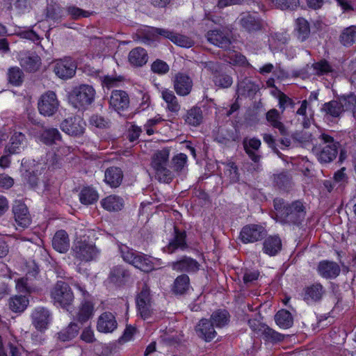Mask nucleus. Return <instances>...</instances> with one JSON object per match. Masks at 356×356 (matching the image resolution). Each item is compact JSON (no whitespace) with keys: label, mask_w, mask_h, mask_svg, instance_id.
I'll list each match as a JSON object with an SVG mask.
<instances>
[{"label":"nucleus","mask_w":356,"mask_h":356,"mask_svg":"<svg viewBox=\"0 0 356 356\" xmlns=\"http://www.w3.org/2000/svg\"><path fill=\"white\" fill-rule=\"evenodd\" d=\"M76 66L70 58L56 60L53 63V70L60 79H67L72 77Z\"/></svg>","instance_id":"obj_11"},{"label":"nucleus","mask_w":356,"mask_h":356,"mask_svg":"<svg viewBox=\"0 0 356 356\" xmlns=\"http://www.w3.org/2000/svg\"><path fill=\"white\" fill-rule=\"evenodd\" d=\"M136 305L140 316L147 319L154 310V302L149 289L145 285L136 297Z\"/></svg>","instance_id":"obj_8"},{"label":"nucleus","mask_w":356,"mask_h":356,"mask_svg":"<svg viewBox=\"0 0 356 356\" xmlns=\"http://www.w3.org/2000/svg\"><path fill=\"white\" fill-rule=\"evenodd\" d=\"M153 31L164 38L170 39L173 43L181 47L190 48L194 44L193 40L186 35L174 33L168 30L162 29H154Z\"/></svg>","instance_id":"obj_14"},{"label":"nucleus","mask_w":356,"mask_h":356,"mask_svg":"<svg viewBox=\"0 0 356 356\" xmlns=\"http://www.w3.org/2000/svg\"><path fill=\"white\" fill-rule=\"evenodd\" d=\"M274 207L277 220L283 223H297L305 214L304 206L300 201L286 205L282 199H275Z\"/></svg>","instance_id":"obj_1"},{"label":"nucleus","mask_w":356,"mask_h":356,"mask_svg":"<svg viewBox=\"0 0 356 356\" xmlns=\"http://www.w3.org/2000/svg\"><path fill=\"white\" fill-rule=\"evenodd\" d=\"M159 92H161V98L167 104V111L173 113H177L181 106L174 92L169 89L163 88L159 90Z\"/></svg>","instance_id":"obj_27"},{"label":"nucleus","mask_w":356,"mask_h":356,"mask_svg":"<svg viewBox=\"0 0 356 356\" xmlns=\"http://www.w3.org/2000/svg\"><path fill=\"white\" fill-rule=\"evenodd\" d=\"M118 326L115 316L111 312H104L98 318L97 329L103 333H111Z\"/></svg>","instance_id":"obj_19"},{"label":"nucleus","mask_w":356,"mask_h":356,"mask_svg":"<svg viewBox=\"0 0 356 356\" xmlns=\"http://www.w3.org/2000/svg\"><path fill=\"white\" fill-rule=\"evenodd\" d=\"M26 145V138L21 132H14L8 144L5 147L6 152L9 154H19Z\"/></svg>","instance_id":"obj_21"},{"label":"nucleus","mask_w":356,"mask_h":356,"mask_svg":"<svg viewBox=\"0 0 356 356\" xmlns=\"http://www.w3.org/2000/svg\"><path fill=\"white\" fill-rule=\"evenodd\" d=\"M79 330L77 324L71 323L67 328L58 333V339L62 341H70L78 334Z\"/></svg>","instance_id":"obj_44"},{"label":"nucleus","mask_w":356,"mask_h":356,"mask_svg":"<svg viewBox=\"0 0 356 356\" xmlns=\"http://www.w3.org/2000/svg\"><path fill=\"white\" fill-rule=\"evenodd\" d=\"M100 204L103 209L110 212H115L122 209L124 205V200L116 195H111L103 198Z\"/></svg>","instance_id":"obj_24"},{"label":"nucleus","mask_w":356,"mask_h":356,"mask_svg":"<svg viewBox=\"0 0 356 356\" xmlns=\"http://www.w3.org/2000/svg\"><path fill=\"white\" fill-rule=\"evenodd\" d=\"M86 123L79 116L70 117L64 120L60 124L63 131L71 136H80L83 134Z\"/></svg>","instance_id":"obj_12"},{"label":"nucleus","mask_w":356,"mask_h":356,"mask_svg":"<svg viewBox=\"0 0 356 356\" xmlns=\"http://www.w3.org/2000/svg\"><path fill=\"white\" fill-rule=\"evenodd\" d=\"M266 235V229L256 224L244 226L240 232V238L244 243H254L261 240Z\"/></svg>","instance_id":"obj_10"},{"label":"nucleus","mask_w":356,"mask_h":356,"mask_svg":"<svg viewBox=\"0 0 356 356\" xmlns=\"http://www.w3.org/2000/svg\"><path fill=\"white\" fill-rule=\"evenodd\" d=\"M79 196L80 202L85 205L92 204L96 202L99 198L97 191L91 187L82 188Z\"/></svg>","instance_id":"obj_35"},{"label":"nucleus","mask_w":356,"mask_h":356,"mask_svg":"<svg viewBox=\"0 0 356 356\" xmlns=\"http://www.w3.org/2000/svg\"><path fill=\"white\" fill-rule=\"evenodd\" d=\"M61 136L57 129L51 128L45 129L40 136V140L47 145L57 144L60 141Z\"/></svg>","instance_id":"obj_40"},{"label":"nucleus","mask_w":356,"mask_h":356,"mask_svg":"<svg viewBox=\"0 0 356 356\" xmlns=\"http://www.w3.org/2000/svg\"><path fill=\"white\" fill-rule=\"evenodd\" d=\"M122 172L117 167L108 168L105 172L104 181L112 188L118 187L122 180Z\"/></svg>","instance_id":"obj_31"},{"label":"nucleus","mask_w":356,"mask_h":356,"mask_svg":"<svg viewBox=\"0 0 356 356\" xmlns=\"http://www.w3.org/2000/svg\"><path fill=\"white\" fill-rule=\"evenodd\" d=\"M211 319L212 324L213 323L216 327H222L227 325L229 321V315L227 311L220 309L212 314Z\"/></svg>","instance_id":"obj_41"},{"label":"nucleus","mask_w":356,"mask_h":356,"mask_svg":"<svg viewBox=\"0 0 356 356\" xmlns=\"http://www.w3.org/2000/svg\"><path fill=\"white\" fill-rule=\"evenodd\" d=\"M93 305L90 302L82 303L77 314V320L80 322L88 321L93 314Z\"/></svg>","instance_id":"obj_46"},{"label":"nucleus","mask_w":356,"mask_h":356,"mask_svg":"<svg viewBox=\"0 0 356 356\" xmlns=\"http://www.w3.org/2000/svg\"><path fill=\"white\" fill-rule=\"evenodd\" d=\"M272 3L282 10H294L299 6L298 0H271Z\"/></svg>","instance_id":"obj_55"},{"label":"nucleus","mask_w":356,"mask_h":356,"mask_svg":"<svg viewBox=\"0 0 356 356\" xmlns=\"http://www.w3.org/2000/svg\"><path fill=\"white\" fill-rule=\"evenodd\" d=\"M186 124L193 127H197L202 121V113L199 107H193L188 110L184 116Z\"/></svg>","instance_id":"obj_37"},{"label":"nucleus","mask_w":356,"mask_h":356,"mask_svg":"<svg viewBox=\"0 0 356 356\" xmlns=\"http://www.w3.org/2000/svg\"><path fill=\"white\" fill-rule=\"evenodd\" d=\"M8 79L11 84L18 86L23 81V72L17 67H10L8 72Z\"/></svg>","instance_id":"obj_50"},{"label":"nucleus","mask_w":356,"mask_h":356,"mask_svg":"<svg viewBox=\"0 0 356 356\" xmlns=\"http://www.w3.org/2000/svg\"><path fill=\"white\" fill-rule=\"evenodd\" d=\"M151 69L154 73L164 74L169 71V66L165 62L156 60L152 64Z\"/></svg>","instance_id":"obj_62"},{"label":"nucleus","mask_w":356,"mask_h":356,"mask_svg":"<svg viewBox=\"0 0 356 356\" xmlns=\"http://www.w3.org/2000/svg\"><path fill=\"white\" fill-rule=\"evenodd\" d=\"M16 289L22 293H32L36 291L35 287L29 282L28 277L18 279L16 281Z\"/></svg>","instance_id":"obj_53"},{"label":"nucleus","mask_w":356,"mask_h":356,"mask_svg":"<svg viewBox=\"0 0 356 356\" xmlns=\"http://www.w3.org/2000/svg\"><path fill=\"white\" fill-rule=\"evenodd\" d=\"M239 22L242 27L248 32L259 30L261 23L256 14L243 13L239 17Z\"/></svg>","instance_id":"obj_25"},{"label":"nucleus","mask_w":356,"mask_h":356,"mask_svg":"<svg viewBox=\"0 0 356 356\" xmlns=\"http://www.w3.org/2000/svg\"><path fill=\"white\" fill-rule=\"evenodd\" d=\"M175 237L169 242V244L164 248V251L172 254L176 250H184L186 248V234L184 232H179L175 228Z\"/></svg>","instance_id":"obj_30"},{"label":"nucleus","mask_w":356,"mask_h":356,"mask_svg":"<svg viewBox=\"0 0 356 356\" xmlns=\"http://www.w3.org/2000/svg\"><path fill=\"white\" fill-rule=\"evenodd\" d=\"M172 268L177 271L195 272L199 270L200 264L195 259L184 257L179 261L171 264Z\"/></svg>","instance_id":"obj_26"},{"label":"nucleus","mask_w":356,"mask_h":356,"mask_svg":"<svg viewBox=\"0 0 356 356\" xmlns=\"http://www.w3.org/2000/svg\"><path fill=\"white\" fill-rule=\"evenodd\" d=\"M207 38L210 43L222 49L228 48L231 44L229 37L218 30L209 31Z\"/></svg>","instance_id":"obj_28"},{"label":"nucleus","mask_w":356,"mask_h":356,"mask_svg":"<svg viewBox=\"0 0 356 356\" xmlns=\"http://www.w3.org/2000/svg\"><path fill=\"white\" fill-rule=\"evenodd\" d=\"M29 305V299L24 296H15L10 298L9 307L14 312H24Z\"/></svg>","instance_id":"obj_38"},{"label":"nucleus","mask_w":356,"mask_h":356,"mask_svg":"<svg viewBox=\"0 0 356 356\" xmlns=\"http://www.w3.org/2000/svg\"><path fill=\"white\" fill-rule=\"evenodd\" d=\"M260 331L261 332L259 334V337H262L266 341L276 342L283 339V337L281 334L272 330L266 325L261 326Z\"/></svg>","instance_id":"obj_43"},{"label":"nucleus","mask_w":356,"mask_h":356,"mask_svg":"<svg viewBox=\"0 0 356 356\" xmlns=\"http://www.w3.org/2000/svg\"><path fill=\"white\" fill-rule=\"evenodd\" d=\"M295 32L297 38L300 41L306 40L310 34L309 22L304 18H298L296 21Z\"/></svg>","instance_id":"obj_33"},{"label":"nucleus","mask_w":356,"mask_h":356,"mask_svg":"<svg viewBox=\"0 0 356 356\" xmlns=\"http://www.w3.org/2000/svg\"><path fill=\"white\" fill-rule=\"evenodd\" d=\"M127 275V272L121 266H115L111 269L108 279L111 282L120 285Z\"/></svg>","instance_id":"obj_49"},{"label":"nucleus","mask_w":356,"mask_h":356,"mask_svg":"<svg viewBox=\"0 0 356 356\" xmlns=\"http://www.w3.org/2000/svg\"><path fill=\"white\" fill-rule=\"evenodd\" d=\"M189 288V277L186 275L178 276L174 282L173 291L176 293L182 294Z\"/></svg>","instance_id":"obj_45"},{"label":"nucleus","mask_w":356,"mask_h":356,"mask_svg":"<svg viewBox=\"0 0 356 356\" xmlns=\"http://www.w3.org/2000/svg\"><path fill=\"white\" fill-rule=\"evenodd\" d=\"M307 101L303 100L301 102L300 107L297 111V114L302 116V125L305 128H308L310 126L312 120L311 115L309 117L307 115Z\"/></svg>","instance_id":"obj_56"},{"label":"nucleus","mask_w":356,"mask_h":356,"mask_svg":"<svg viewBox=\"0 0 356 356\" xmlns=\"http://www.w3.org/2000/svg\"><path fill=\"white\" fill-rule=\"evenodd\" d=\"M173 83L175 90L178 95L186 96L192 90V79L185 74H177L175 77Z\"/></svg>","instance_id":"obj_17"},{"label":"nucleus","mask_w":356,"mask_h":356,"mask_svg":"<svg viewBox=\"0 0 356 356\" xmlns=\"http://www.w3.org/2000/svg\"><path fill=\"white\" fill-rule=\"evenodd\" d=\"M95 95L92 86L81 84L73 88L69 95V101L74 108L85 109L94 102Z\"/></svg>","instance_id":"obj_4"},{"label":"nucleus","mask_w":356,"mask_h":356,"mask_svg":"<svg viewBox=\"0 0 356 356\" xmlns=\"http://www.w3.org/2000/svg\"><path fill=\"white\" fill-rule=\"evenodd\" d=\"M170 149L163 148L156 151L151 159V167L160 181L169 183L172 180L173 174L169 167Z\"/></svg>","instance_id":"obj_2"},{"label":"nucleus","mask_w":356,"mask_h":356,"mask_svg":"<svg viewBox=\"0 0 356 356\" xmlns=\"http://www.w3.org/2000/svg\"><path fill=\"white\" fill-rule=\"evenodd\" d=\"M339 266L333 261L324 260L320 261L317 266V272L320 276L325 279H334L340 273Z\"/></svg>","instance_id":"obj_18"},{"label":"nucleus","mask_w":356,"mask_h":356,"mask_svg":"<svg viewBox=\"0 0 356 356\" xmlns=\"http://www.w3.org/2000/svg\"><path fill=\"white\" fill-rule=\"evenodd\" d=\"M67 13L70 15L74 19H79L81 17H88V13L83 10L81 8H79L76 6H70L67 8Z\"/></svg>","instance_id":"obj_64"},{"label":"nucleus","mask_w":356,"mask_h":356,"mask_svg":"<svg viewBox=\"0 0 356 356\" xmlns=\"http://www.w3.org/2000/svg\"><path fill=\"white\" fill-rule=\"evenodd\" d=\"M226 61L232 65H245L247 62L244 56L235 51H228L225 55Z\"/></svg>","instance_id":"obj_51"},{"label":"nucleus","mask_w":356,"mask_h":356,"mask_svg":"<svg viewBox=\"0 0 356 356\" xmlns=\"http://www.w3.org/2000/svg\"><path fill=\"white\" fill-rule=\"evenodd\" d=\"M72 250L74 257L83 261H90L95 259L99 253L95 245L87 240L85 234H81L79 236L76 234V238Z\"/></svg>","instance_id":"obj_5"},{"label":"nucleus","mask_w":356,"mask_h":356,"mask_svg":"<svg viewBox=\"0 0 356 356\" xmlns=\"http://www.w3.org/2000/svg\"><path fill=\"white\" fill-rule=\"evenodd\" d=\"M162 118L159 116H156L154 118L149 119L144 124L143 130L146 132L148 136H151L154 134V127L162 121Z\"/></svg>","instance_id":"obj_61"},{"label":"nucleus","mask_w":356,"mask_h":356,"mask_svg":"<svg viewBox=\"0 0 356 356\" xmlns=\"http://www.w3.org/2000/svg\"><path fill=\"white\" fill-rule=\"evenodd\" d=\"M195 332L197 336L205 341H211L216 336L213 325L208 320L203 318L196 325Z\"/></svg>","instance_id":"obj_20"},{"label":"nucleus","mask_w":356,"mask_h":356,"mask_svg":"<svg viewBox=\"0 0 356 356\" xmlns=\"http://www.w3.org/2000/svg\"><path fill=\"white\" fill-rule=\"evenodd\" d=\"M225 175L229 179L231 182H236L239 180V173L237 166L233 162L225 163Z\"/></svg>","instance_id":"obj_54"},{"label":"nucleus","mask_w":356,"mask_h":356,"mask_svg":"<svg viewBox=\"0 0 356 356\" xmlns=\"http://www.w3.org/2000/svg\"><path fill=\"white\" fill-rule=\"evenodd\" d=\"M277 325L284 329L289 328L293 325V317L291 313L285 309L280 310L275 316Z\"/></svg>","instance_id":"obj_39"},{"label":"nucleus","mask_w":356,"mask_h":356,"mask_svg":"<svg viewBox=\"0 0 356 356\" xmlns=\"http://www.w3.org/2000/svg\"><path fill=\"white\" fill-rule=\"evenodd\" d=\"M243 146L250 159L253 161L257 162L259 160V156L254 151L258 150L260 147L261 140L257 138H245L243 140Z\"/></svg>","instance_id":"obj_32"},{"label":"nucleus","mask_w":356,"mask_h":356,"mask_svg":"<svg viewBox=\"0 0 356 356\" xmlns=\"http://www.w3.org/2000/svg\"><path fill=\"white\" fill-rule=\"evenodd\" d=\"M344 110H353V116L356 119V95H350L341 100Z\"/></svg>","instance_id":"obj_57"},{"label":"nucleus","mask_w":356,"mask_h":356,"mask_svg":"<svg viewBox=\"0 0 356 356\" xmlns=\"http://www.w3.org/2000/svg\"><path fill=\"white\" fill-rule=\"evenodd\" d=\"M356 41V26L346 28L341 35V42L344 46H350Z\"/></svg>","instance_id":"obj_48"},{"label":"nucleus","mask_w":356,"mask_h":356,"mask_svg":"<svg viewBox=\"0 0 356 356\" xmlns=\"http://www.w3.org/2000/svg\"><path fill=\"white\" fill-rule=\"evenodd\" d=\"M32 323L38 330H46L51 321L49 311L44 307L35 308L32 314Z\"/></svg>","instance_id":"obj_13"},{"label":"nucleus","mask_w":356,"mask_h":356,"mask_svg":"<svg viewBox=\"0 0 356 356\" xmlns=\"http://www.w3.org/2000/svg\"><path fill=\"white\" fill-rule=\"evenodd\" d=\"M60 106L59 101L55 92L48 91L41 95L38 102L39 113L44 117L54 115Z\"/></svg>","instance_id":"obj_7"},{"label":"nucleus","mask_w":356,"mask_h":356,"mask_svg":"<svg viewBox=\"0 0 356 356\" xmlns=\"http://www.w3.org/2000/svg\"><path fill=\"white\" fill-rule=\"evenodd\" d=\"M282 247L281 240L277 236H269L264 243V252L270 255L276 254Z\"/></svg>","instance_id":"obj_34"},{"label":"nucleus","mask_w":356,"mask_h":356,"mask_svg":"<svg viewBox=\"0 0 356 356\" xmlns=\"http://www.w3.org/2000/svg\"><path fill=\"white\" fill-rule=\"evenodd\" d=\"M268 122L274 127L278 129L281 132L284 131V126L280 121V115L276 109H271L266 113Z\"/></svg>","instance_id":"obj_52"},{"label":"nucleus","mask_w":356,"mask_h":356,"mask_svg":"<svg viewBox=\"0 0 356 356\" xmlns=\"http://www.w3.org/2000/svg\"><path fill=\"white\" fill-rule=\"evenodd\" d=\"M51 298L54 305L67 308L72 303L74 294L67 283L58 281L51 290Z\"/></svg>","instance_id":"obj_6"},{"label":"nucleus","mask_w":356,"mask_h":356,"mask_svg":"<svg viewBox=\"0 0 356 356\" xmlns=\"http://www.w3.org/2000/svg\"><path fill=\"white\" fill-rule=\"evenodd\" d=\"M13 213L17 225L22 228L27 227L31 218L27 207L21 202H16L13 207Z\"/></svg>","instance_id":"obj_16"},{"label":"nucleus","mask_w":356,"mask_h":356,"mask_svg":"<svg viewBox=\"0 0 356 356\" xmlns=\"http://www.w3.org/2000/svg\"><path fill=\"white\" fill-rule=\"evenodd\" d=\"M314 70L317 74L323 75L326 74L332 71V67L327 61L322 60L313 65Z\"/></svg>","instance_id":"obj_58"},{"label":"nucleus","mask_w":356,"mask_h":356,"mask_svg":"<svg viewBox=\"0 0 356 356\" xmlns=\"http://www.w3.org/2000/svg\"><path fill=\"white\" fill-rule=\"evenodd\" d=\"M213 82L220 88H228L232 84V79L226 74L214 75Z\"/></svg>","instance_id":"obj_59"},{"label":"nucleus","mask_w":356,"mask_h":356,"mask_svg":"<svg viewBox=\"0 0 356 356\" xmlns=\"http://www.w3.org/2000/svg\"><path fill=\"white\" fill-rule=\"evenodd\" d=\"M258 90V86L255 85L248 79L240 82L238 85L237 92L239 95H250L255 93Z\"/></svg>","instance_id":"obj_47"},{"label":"nucleus","mask_w":356,"mask_h":356,"mask_svg":"<svg viewBox=\"0 0 356 356\" xmlns=\"http://www.w3.org/2000/svg\"><path fill=\"white\" fill-rule=\"evenodd\" d=\"M323 294V286L320 284H314L305 289L304 299L307 301H317Z\"/></svg>","instance_id":"obj_36"},{"label":"nucleus","mask_w":356,"mask_h":356,"mask_svg":"<svg viewBox=\"0 0 356 356\" xmlns=\"http://www.w3.org/2000/svg\"><path fill=\"white\" fill-rule=\"evenodd\" d=\"M148 60L147 53L142 47H136L133 49L128 55V60L129 63L135 67H140L144 65Z\"/></svg>","instance_id":"obj_29"},{"label":"nucleus","mask_w":356,"mask_h":356,"mask_svg":"<svg viewBox=\"0 0 356 356\" xmlns=\"http://www.w3.org/2000/svg\"><path fill=\"white\" fill-rule=\"evenodd\" d=\"M323 142L321 150L317 154L318 159L321 163H329L336 158L338 149V143L326 134L321 136Z\"/></svg>","instance_id":"obj_9"},{"label":"nucleus","mask_w":356,"mask_h":356,"mask_svg":"<svg viewBox=\"0 0 356 356\" xmlns=\"http://www.w3.org/2000/svg\"><path fill=\"white\" fill-rule=\"evenodd\" d=\"M323 110L332 117H339L344 111L343 104L337 101H331L323 105Z\"/></svg>","instance_id":"obj_42"},{"label":"nucleus","mask_w":356,"mask_h":356,"mask_svg":"<svg viewBox=\"0 0 356 356\" xmlns=\"http://www.w3.org/2000/svg\"><path fill=\"white\" fill-rule=\"evenodd\" d=\"M187 156L185 154L180 153L175 156L172 159L173 168L176 171H181L186 164Z\"/></svg>","instance_id":"obj_60"},{"label":"nucleus","mask_w":356,"mask_h":356,"mask_svg":"<svg viewBox=\"0 0 356 356\" xmlns=\"http://www.w3.org/2000/svg\"><path fill=\"white\" fill-rule=\"evenodd\" d=\"M19 64L26 71L35 72L41 65L40 58L35 54L24 53L19 56Z\"/></svg>","instance_id":"obj_22"},{"label":"nucleus","mask_w":356,"mask_h":356,"mask_svg":"<svg viewBox=\"0 0 356 356\" xmlns=\"http://www.w3.org/2000/svg\"><path fill=\"white\" fill-rule=\"evenodd\" d=\"M121 256L124 261L131 264L143 272H149L154 268V259L141 252H137L125 245L120 246Z\"/></svg>","instance_id":"obj_3"},{"label":"nucleus","mask_w":356,"mask_h":356,"mask_svg":"<svg viewBox=\"0 0 356 356\" xmlns=\"http://www.w3.org/2000/svg\"><path fill=\"white\" fill-rule=\"evenodd\" d=\"M346 168H342L334 175V182L339 186H343L347 182V176L345 173Z\"/></svg>","instance_id":"obj_63"},{"label":"nucleus","mask_w":356,"mask_h":356,"mask_svg":"<svg viewBox=\"0 0 356 356\" xmlns=\"http://www.w3.org/2000/svg\"><path fill=\"white\" fill-rule=\"evenodd\" d=\"M109 104L111 108L120 113L129 107V96L124 91L113 90L110 97Z\"/></svg>","instance_id":"obj_15"},{"label":"nucleus","mask_w":356,"mask_h":356,"mask_svg":"<svg viewBox=\"0 0 356 356\" xmlns=\"http://www.w3.org/2000/svg\"><path fill=\"white\" fill-rule=\"evenodd\" d=\"M52 246L58 252H66L70 248V238L67 233L63 229L57 231L52 239Z\"/></svg>","instance_id":"obj_23"}]
</instances>
